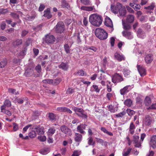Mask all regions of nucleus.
<instances>
[{"instance_id": "nucleus-1", "label": "nucleus", "mask_w": 156, "mask_h": 156, "mask_svg": "<svg viewBox=\"0 0 156 156\" xmlns=\"http://www.w3.org/2000/svg\"><path fill=\"white\" fill-rule=\"evenodd\" d=\"M102 21L101 16L97 14H93L90 16L89 22L95 26H99L101 24Z\"/></svg>"}, {"instance_id": "nucleus-2", "label": "nucleus", "mask_w": 156, "mask_h": 156, "mask_svg": "<svg viewBox=\"0 0 156 156\" xmlns=\"http://www.w3.org/2000/svg\"><path fill=\"white\" fill-rule=\"evenodd\" d=\"M96 36L101 40H104L107 38L108 34L103 29L98 28L95 31Z\"/></svg>"}, {"instance_id": "nucleus-3", "label": "nucleus", "mask_w": 156, "mask_h": 156, "mask_svg": "<svg viewBox=\"0 0 156 156\" xmlns=\"http://www.w3.org/2000/svg\"><path fill=\"white\" fill-rule=\"evenodd\" d=\"M54 29L56 32L61 33L63 32L65 29V26L64 23L62 21L58 22L54 27Z\"/></svg>"}, {"instance_id": "nucleus-4", "label": "nucleus", "mask_w": 156, "mask_h": 156, "mask_svg": "<svg viewBox=\"0 0 156 156\" xmlns=\"http://www.w3.org/2000/svg\"><path fill=\"white\" fill-rule=\"evenodd\" d=\"M117 6L119 9L118 12L121 16H125L126 13V10L125 7L122 5L119 2H117Z\"/></svg>"}, {"instance_id": "nucleus-5", "label": "nucleus", "mask_w": 156, "mask_h": 156, "mask_svg": "<svg viewBox=\"0 0 156 156\" xmlns=\"http://www.w3.org/2000/svg\"><path fill=\"white\" fill-rule=\"evenodd\" d=\"M123 78L122 76L118 73H116L113 76L112 80L114 83L120 82L123 80Z\"/></svg>"}, {"instance_id": "nucleus-6", "label": "nucleus", "mask_w": 156, "mask_h": 156, "mask_svg": "<svg viewBox=\"0 0 156 156\" xmlns=\"http://www.w3.org/2000/svg\"><path fill=\"white\" fill-rule=\"evenodd\" d=\"M61 131L66 134L71 136L72 133L71 129L65 125L61 126L60 127Z\"/></svg>"}, {"instance_id": "nucleus-7", "label": "nucleus", "mask_w": 156, "mask_h": 156, "mask_svg": "<svg viewBox=\"0 0 156 156\" xmlns=\"http://www.w3.org/2000/svg\"><path fill=\"white\" fill-rule=\"evenodd\" d=\"M55 39L53 35H47L45 37V41L47 43H52L55 41Z\"/></svg>"}, {"instance_id": "nucleus-8", "label": "nucleus", "mask_w": 156, "mask_h": 156, "mask_svg": "<svg viewBox=\"0 0 156 156\" xmlns=\"http://www.w3.org/2000/svg\"><path fill=\"white\" fill-rule=\"evenodd\" d=\"M87 125L84 124H81L78 126L77 128V131L80 133L85 134L86 133L85 132L84 130L85 129Z\"/></svg>"}, {"instance_id": "nucleus-9", "label": "nucleus", "mask_w": 156, "mask_h": 156, "mask_svg": "<svg viewBox=\"0 0 156 156\" xmlns=\"http://www.w3.org/2000/svg\"><path fill=\"white\" fill-rule=\"evenodd\" d=\"M137 68L138 71L141 76H144L146 74V70L142 66L137 65Z\"/></svg>"}, {"instance_id": "nucleus-10", "label": "nucleus", "mask_w": 156, "mask_h": 156, "mask_svg": "<svg viewBox=\"0 0 156 156\" xmlns=\"http://www.w3.org/2000/svg\"><path fill=\"white\" fill-rule=\"evenodd\" d=\"M123 36L128 39H131L133 38L132 33L129 31H123L122 32Z\"/></svg>"}, {"instance_id": "nucleus-11", "label": "nucleus", "mask_w": 156, "mask_h": 156, "mask_svg": "<svg viewBox=\"0 0 156 156\" xmlns=\"http://www.w3.org/2000/svg\"><path fill=\"white\" fill-rule=\"evenodd\" d=\"M150 145L153 148H156V135H154L151 137Z\"/></svg>"}, {"instance_id": "nucleus-12", "label": "nucleus", "mask_w": 156, "mask_h": 156, "mask_svg": "<svg viewBox=\"0 0 156 156\" xmlns=\"http://www.w3.org/2000/svg\"><path fill=\"white\" fill-rule=\"evenodd\" d=\"M114 56L115 59L119 61H121L122 60H125V58L124 56L122 55H120L118 53L116 52L115 53Z\"/></svg>"}, {"instance_id": "nucleus-13", "label": "nucleus", "mask_w": 156, "mask_h": 156, "mask_svg": "<svg viewBox=\"0 0 156 156\" xmlns=\"http://www.w3.org/2000/svg\"><path fill=\"white\" fill-rule=\"evenodd\" d=\"M34 68H28L26 69L24 75L27 77L31 76L34 74Z\"/></svg>"}, {"instance_id": "nucleus-14", "label": "nucleus", "mask_w": 156, "mask_h": 156, "mask_svg": "<svg viewBox=\"0 0 156 156\" xmlns=\"http://www.w3.org/2000/svg\"><path fill=\"white\" fill-rule=\"evenodd\" d=\"M153 56L151 54L147 55L145 58V62L147 64L151 63L153 60Z\"/></svg>"}, {"instance_id": "nucleus-15", "label": "nucleus", "mask_w": 156, "mask_h": 156, "mask_svg": "<svg viewBox=\"0 0 156 156\" xmlns=\"http://www.w3.org/2000/svg\"><path fill=\"white\" fill-rule=\"evenodd\" d=\"M130 87V85H128L124 87L123 88L121 89L120 90V94L122 95L126 94L130 90V88H129Z\"/></svg>"}, {"instance_id": "nucleus-16", "label": "nucleus", "mask_w": 156, "mask_h": 156, "mask_svg": "<svg viewBox=\"0 0 156 156\" xmlns=\"http://www.w3.org/2000/svg\"><path fill=\"white\" fill-rule=\"evenodd\" d=\"M152 122L151 117L149 115L146 116L145 119L144 120V124L146 126H149L151 125Z\"/></svg>"}, {"instance_id": "nucleus-17", "label": "nucleus", "mask_w": 156, "mask_h": 156, "mask_svg": "<svg viewBox=\"0 0 156 156\" xmlns=\"http://www.w3.org/2000/svg\"><path fill=\"white\" fill-rule=\"evenodd\" d=\"M44 14L43 16L46 17L48 19H50L52 16L50 11V9L49 8L45 10L44 12Z\"/></svg>"}, {"instance_id": "nucleus-18", "label": "nucleus", "mask_w": 156, "mask_h": 156, "mask_svg": "<svg viewBox=\"0 0 156 156\" xmlns=\"http://www.w3.org/2000/svg\"><path fill=\"white\" fill-rule=\"evenodd\" d=\"M75 141L76 142H80L82 139V135L78 133H75Z\"/></svg>"}, {"instance_id": "nucleus-19", "label": "nucleus", "mask_w": 156, "mask_h": 156, "mask_svg": "<svg viewBox=\"0 0 156 156\" xmlns=\"http://www.w3.org/2000/svg\"><path fill=\"white\" fill-rule=\"evenodd\" d=\"M111 11L115 14H117L118 12L119 9H118L117 6V3L116 5H114L112 4L111 5Z\"/></svg>"}, {"instance_id": "nucleus-20", "label": "nucleus", "mask_w": 156, "mask_h": 156, "mask_svg": "<svg viewBox=\"0 0 156 156\" xmlns=\"http://www.w3.org/2000/svg\"><path fill=\"white\" fill-rule=\"evenodd\" d=\"M80 9L81 10L88 11H91L95 9L94 6H83L81 7Z\"/></svg>"}, {"instance_id": "nucleus-21", "label": "nucleus", "mask_w": 156, "mask_h": 156, "mask_svg": "<svg viewBox=\"0 0 156 156\" xmlns=\"http://www.w3.org/2000/svg\"><path fill=\"white\" fill-rule=\"evenodd\" d=\"M105 24L107 27H110L113 28V23L111 19L109 18L107 19L105 22Z\"/></svg>"}, {"instance_id": "nucleus-22", "label": "nucleus", "mask_w": 156, "mask_h": 156, "mask_svg": "<svg viewBox=\"0 0 156 156\" xmlns=\"http://www.w3.org/2000/svg\"><path fill=\"white\" fill-rule=\"evenodd\" d=\"M132 150V148L130 147L128 148L126 151L125 149H124L122 152V156H129Z\"/></svg>"}, {"instance_id": "nucleus-23", "label": "nucleus", "mask_w": 156, "mask_h": 156, "mask_svg": "<svg viewBox=\"0 0 156 156\" xmlns=\"http://www.w3.org/2000/svg\"><path fill=\"white\" fill-rule=\"evenodd\" d=\"M151 98L148 97H146L144 100V103L146 107H148L151 105Z\"/></svg>"}, {"instance_id": "nucleus-24", "label": "nucleus", "mask_w": 156, "mask_h": 156, "mask_svg": "<svg viewBox=\"0 0 156 156\" xmlns=\"http://www.w3.org/2000/svg\"><path fill=\"white\" fill-rule=\"evenodd\" d=\"M136 128L135 125L133 122H131L129 126V131L130 134H133L134 132V129Z\"/></svg>"}, {"instance_id": "nucleus-25", "label": "nucleus", "mask_w": 156, "mask_h": 156, "mask_svg": "<svg viewBox=\"0 0 156 156\" xmlns=\"http://www.w3.org/2000/svg\"><path fill=\"white\" fill-rule=\"evenodd\" d=\"M1 111L2 112L4 113L9 116H10L12 115V113L10 111L5 109V107L4 105H2L1 106Z\"/></svg>"}, {"instance_id": "nucleus-26", "label": "nucleus", "mask_w": 156, "mask_h": 156, "mask_svg": "<svg viewBox=\"0 0 156 156\" xmlns=\"http://www.w3.org/2000/svg\"><path fill=\"white\" fill-rule=\"evenodd\" d=\"M137 35L138 37L143 38L145 36L144 32L142 31L141 29H139L137 31Z\"/></svg>"}, {"instance_id": "nucleus-27", "label": "nucleus", "mask_w": 156, "mask_h": 156, "mask_svg": "<svg viewBox=\"0 0 156 156\" xmlns=\"http://www.w3.org/2000/svg\"><path fill=\"white\" fill-rule=\"evenodd\" d=\"M61 6L63 8H66L68 9L70 8L69 5L65 0H61Z\"/></svg>"}, {"instance_id": "nucleus-28", "label": "nucleus", "mask_w": 156, "mask_h": 156, "mask_svg": "<svg viewBox=\"0 0 156 156\" xmlns=\"http://www.w3.org/2000/svg\"><path fill=\"white\" fill-rule=\"evenodd\" d=\"M134 17L133 15H128L127 17V21L129 23H132L134 20Z\"/></svg>"}, {"instance_id": "nucleus-29", "label": "nucleus", "mask_w": 156, "mask_h": 156, "mask_svg": "<svg viewBox=\"0 0 156 156\" xmlns=\"http://www.w3.org/2000/svg\"><path fill=\"white\" fill-rule=\"evenodd\" d=\"M58 67L59 68L62 69L64 70H66L68 68L67 64L63 62L61 63V64L58 66Z\"/></svg>"}, {"instance_id": "nucleus-30", "label": "nucleus", "mask_w": 156, "mask_h": 156, "mask_svg": "<svg viewBox=\"0 0 156 156\" xmlns=\"http://www.w3.org/2000/svg\"><path fill=\"white\" fill-rule=\"evenodd\" d=\"M55 131V130L54 127H51L48 130V134L49 136H51L54 134Z\"/></svg>"}, {"instance_id": "nucleus-31", "label": "nucleus", "mask_w": 156, "mask_h": 156, "mask_svg": "<svg viewBox=\"0 0 156 156\" xmlns=\"http://www.w3.org/2000/svg\"><path fill=\"white\" fill-rule=\"evenodd\" d=\"M48 117L49 119L51 121L55 120L56 119V115L52 113H49Z\"/></svg>"}, {"instance_id": "nucleus-32", "label": "nucleus", "mask_w": 156, "mask_h": 156, "mask_svg": "<svg viewBox=\"0 0 156 156\" xmlns=\"http://www.w3.org/2000/svg\"><path fill=\"white\" fill-rule=\"evenodd\" d=\"M97 140V143L101 144L102 146H106L107 145V142L104 141L103 140L98 138H96Z\"/></svg>"}, {"instance_id": "nucleus-33", "label": "nucleus", "mask_w": 156, "mask_h": 156, "mask_svg": "<svg viewBox=\"0 0 156 156\" xmlns=\"http://www.w3.org/2000/svg\"><path fill=\"white\" fill-rule=\"evenodd\" d=\"M76 114L78 116L83 118L86 119L87 118V115L84 113V111L83 110L82 112H80L79 113H76Z\"/></svg>"}, {"instance_id": "nucleus-34", "label": "nucleus", "mask_w": 156, "mask_h": 156, "mask_svg": "<svg viewBox=\"0 0 156 156\" xmlns=\"http://www.w3.org/2000/svg\"><path fill=\"white\" fill-rule=\"evenodd\" d=\"M123 72L124 76L126 77H128L130 74V71L127 68H124L123 70Z\"/></svg>"}, {"instance_id": "nucleus-35", "label": "nucleus", "mask_w": 156, "mask_h": 156, "mask_svg": "<svg viewBox=\"0 0 156 156\" xmlns=\"http://www.w3.org/2000/svg\"><path fill=\"white\" fill-rule=\"evenodd\" d=\"M123 28L125 30H129L131 28L130 24L124 23L123 21L122 22Z\"/></svg>"}, {"instance_id": "nucleus-36", "label": "nucleus", "mask_w": 156, "mask_h": 156, "mask_svg": "<svg viewBox=\"0 0 156 156\" xmlns=\"http://www.w3.org/2000/svg\"><path fill=\"white\" fill-rule=\"evenodd\" d=\"M146 108L147 110L156 109V103H153Z\"/></svg>"}, {"instance_id": "nucleus-37", "label": "nucleus", "mask_w": 156, "mask_h": 156, "mask_svg": "<svg viewBox=\"0 0 156 156\" xmlns=\"http://www.w3.org/2000/svg\"><path fill=\"white\" fill-rule=\"evenodd\" d=\"M124 103L125 105L128 107H129L132 105V101L130 99H128L124 101Z\"/></svg>"}, {"instance_id": "nucleus-38", "label": "nucleus", "mask_w": 156, "mask_h": 156, "mask_svg": "<svg viewBox=\"0 0 156 156\" xmlns=\"http://www.w3.org/2000/svg\"><path fill=\"white\" fill-rule=\"evenodd\" d=\"M7 61L6 59H3L0 63V67L4 68L7 65Z\"/></svg>"}, {"instance_id": "nucleus-39", "label": "nucleus", "mask_w": 156, "mask_h": 156, "mask_svg": "<svg viewBox=\"0 0 156 156\" xmlns=\"http://www.w3.org/2000/svg\"><path fill=\"white\" fill-rule=\"evenodd\" d=\"M155 6V3L152 2L150 5L147 7H145L144 9H146L153 10Z\"/></svg>"}, {"instance_id": "nucleus-40", "label": "nucleus", "mask_w": 156, "mask_h": 156, "mask_svg": "<svg viewBox=\"0 0 156 156\" xmlns=\"http://www.w3.org/2000/svg\"><path fill=\"white\" fill-rule=\"evenodd\" d=\"M64 48L65 51L67 53H69L70 52V47L69 46L68 44H65L64 45Z\"/></svg>"}, {"instance_id": "nucleus-41", "label": "nucleus", "mask_w": 156, "mask_h": 156, "mask_svg": "<svg viewBox=\"0 0 156 156\" xmlns=\"http://www.w3.org/2000/svg\"><path fill=\"white\" fill-rule=\"evenodd\" d=\"M5 107V106L10 107L11 105V102L9 100H6L4 102V105Z\"/></svg>"}, {"instance_id": "nucleus-42", "label": "nucleus", "mask_w": 156, "mask_h": 156, "mask_svg": "<svg viewBox=\"0 0 156 156\" xmlns=\"http://www.w3.org/2000/svg\"><path fill=\"white\" fill-rule=\"evenodd\" d=\"M72 109L76 112H76H78L79 113L82 112L83 110L81 108L76 107L74 106L72 108Z\"/></svg>"}, {"instance_id": "nucleus-43", "label": "nucleus", "mask_w": 156, "mask_h": 156, "mask_svg": "<svg viewBox=\"0 0 156 156\" xmlns=\"http://www.w3.org/2000/svg\"><path fill=\"white\" fill-rule=\"evenodd\" d=\"M126 113V112L125 111H123L118 114L115 115L116 117H122Z\"/></svg>"}, {"instance_id": "nucleus-44", "label": "nucleus", "mask_w": 156, "mask_h": 156, "mask_svg": "<svg viewBox=\"0 0 156 156\" xmlns=\"http://www.w3.org/2000/svg\"><path fill=\"white\" fill-rule=\"evenodd\" d=\"M22 42L21 40L17 39L14 41L13 43V44L14 46H17L22 44Z\"/></svg>"}, {"instance_id": "nucleus-45", "label": "nucleus", "mask_w": 156, "mask_h": 156, "mask_svg": "<svg viewBox=\"0 0 156 156\" xmlns=\"http://www.w3.org/2000/svg\"><path fill=\"white\" fill-rule=\"evenodd\" d=\"M75 92L74 89L72 88L69 87L67 90L66 93L67 94H71L74 93Z\"/></svg>"}, {"instance_id": "nucleus-46", "label": "nucleus", "mask_w": 156, "mask_h": 156, "mask_svg": "<svg viewBox=\"0 0 156 156\" xmlns=\"http://www.w3.org/2000/svg\"><path fill=\"white\" fill-rule=\"evenodd\" d=\"M8 91L9 93L13 94H15L16 95L19 94V93L17 92H16V90L13 88H9L8 89Z\"/></svg>"}, {"instance_id": "nucleus-47", "label": "nucleus", "mask_w": 156, "mask_h": 156, "mask_svg": "<svg viewBox=\"0 0 156 156\" xmlns=\"http://www.w3.org/2000/svg\"><path fill=\"white\" fill-rule=\"evenodd\" d=\"M88 140V144L90 145H93L94 144V142H93V139L91 136H90L87 139Z\"/></svg>"}, {"instance_id": "nucleus-48", "label": "nucleus", "mask_w": 156, "mask_h": 156, "mask_svg": "<svg viewBox=\"0 0 156 156\" xmlns=\"http://www.w3.org/2000/svg\"><path fill=\"white\" fill-rule=\"evenodd\" d=\"M49 152L48 148H45L41 151V153L43 154H46Z\"/></svg>"}, {"instance_id": "nucleus-49", "label": "nucleus", "mask_w": 156, "mask_h": 156, "mask_svg": "<svg viewBox=\"0 0 156 156\" xmlns=\"http://www.w3.org/2000/svg\"><path fill=\"white\" fill-rule=\"evenodd\" d=\"M36 136V133L35 131H32L29 133V136L31 138H33Z\"/></svg>"}, {"instance_id": "nucleus-50", "label": "nucleus", "mask_w": 156, "mask_h": 156, "mask_svg": "<svg viewBox=\"0 0 156 156\" xmlns=\"http://www.w3.org/2000/svg\"><path fill=\"white\" fill-rule=\"evenodd\" d=\"M80 1L81 3L85 5H88L90 4V0H81Z\"/></svg>"}, {"instance_id": "nucleus-51", "label": "nucleus", "mask_w": 156, "mask_h": 156, "mask_svg": "<svg viewBox=\"0 0 156 156\" xmlns=\"http://www.w3.org/2000/svg\"><path fill=\"white\" fill-rule=\"evenodd\" d=\"M126 112L129 116H131L135 113V112L133 110L129 109H127Z\"/></svg>"}, {"instance_id": "nucleus-52", "label": "nucleus", "mask_w": 156, "mask_h": 156, "mask_svg": "<svg viewBox=\"0 0 156 156\" xmlns=\"http://www.w3.org/2000/svg\"><path fill=\"white\" fill-rule=\"evenodd\" d=\"M77 74L80 76H83L86 74V73L84 72L83 70L81 69L78 71L77 73Z\"/></svg>"}, {"instance_id": "nucleus-53", "label": "nucleus", "mask_w": 156, "mask_h": 156, "mask_svg": "<svg viewBox=\"0 0 156 156\" xmlns=\"http://www.w3.org/2000/svg\"><path fill=\"white\" fill-rule=\"evenodd\" d=\"M38 139L40 141L44 142L46 140V137L45 136H40L38 137Z\"/></svg>"}, {"instance_id": "nucleus-54", "label": "nucleus", "mask_w": 156, "mask_h": 156, "mask_svg": "<svg viewBox=\"0 0 156 156\" xmlns=\"http://www.w3.org/2000/svg\"><path fill=\"white\" fill-rule=\"evenodd\" d=\"M126 8L128 11L129 13H134V11L129 6L126 5Z\"/></svg>"}, {"instance_id": "nucleus-55", "label": "nucleus", "mask_w": 156, "mask_h": 156, "mask_svg": "<svg viewBox=\"0 0 156 156\" xmlns=\"http://www.w3.org/2000/svg\"><path fill=\"white\" fill-rule=\"evenodd\" d=\"M14 101L15 103L18 102L20 104H21L23 102V100L22 98H16L15 99Z\"/></svg>"}, {"instance_id": "nucleus-56", "label": "nucleus", "mask_w": 156, "mask_h": 156, "mask_svg": "<svg viewBox=\"0 0 156 156\" xmlns=\"http://www.w3.org/2000/svg\"><path fill=\"white\" fill-rule=\"evenodd\" d=\"M61 81V80L60 78L56 79L53 80V83H52L54 85H57Z\"/></svg>"}, {"instance_id": "nucleus-57", "label": "nucleus", "mask_w": 156, "mask_h": 156, "mask_svg": "<svg viewBox=\"0 0 156 156\" xmlns=\"http://www.w3.org/2000/svg\"><path fill=\"white\" fill-rule=\"evenodd\" d=\"M53 80H48L45 79L43 80V82L45 83H48L51 84L53 83Z\"/></svg>"}, {"instance_id": "nucleus-58", "label": "nucleus", "mask_w": 156, "mask_h": 156, "mask_svg": "<svg viewBox=\"0 0 156 156\" xmlns=\"http://www.w3.org/2000/svg\"><path fill=\"white\" fill-rule=\"evenodd\" d=\"M80 154V151H73L72 156H79Z\"/></svg>"}, {"instance_id": "nucleus-59", "label": "nucleus", "mask_w": 156, "mask_h": 156, "mask_svg": "<svg viewBox=\"0 0 156 156\" xmlns=\"http://www.w3.org/2000/svg\"><path fill=\"white\" fill-rule=\"evenodd\" d=\"M32 125L31 124H28L25 126L23 129V133H24L26 132L27 129L30 127H32Z\"/></svg>"}, {"instance_id": "nucleus-60", "label": "nucleus", "mask_w": 156, "mask_h": 156, "mask_svg": "<svg viewBox=\"0 0 156 156\" xmlns=\"http://www.w3.org/2000/svg\"><path fill=\"white\" fill-rule=\"evenodd\" d=\"M8 12V10L7 9H3L0 8V14H4Z\"/></svg>"}, {"instance_id": "nucleus-61", "label": "nucleus", "mask_w": 156, "mask_h": 156, "mask_svg": "<svg viewBox=\"0 0 156 156\" xmlns=\"http://www.w3.org/2000/svg\"><path fill=\"white\" fill-rule=\"evenodd\" d=\"M94 129H95L94 128H89L88 130V135L90 136H91L93 134L92 131Z\"/></svg>"}, {"instance_id": "nucleus-62", "label": "nucleus", "mask_w": 156, "mask_h": 156, "mask_svg": "<svg viewBox=\"0 0 156 156\" xmlns=\"http://www.w3.org/2000/svg\"><path fill=\"white\" fill-rule=\"evenodd\" d=\"M35 69L37 72L38 73H40L41 72V66L40 65H38L35 67Z\"/></svg>"}, {"instance_id": "nucleus-63", "label": "nucleus", "mask_w": 156, "mask_h": 156, "mask_svg": "<svg viewBox=\"0 0 156 156\" xmlns=\"http://www.w3.org/2000/svg\"><path fill=\"white\" fill-rule=\"evenodd\" d=\"M45 6L44 4H40L39 8L38 11L40 12L42 11L45 8Z\"/></svg>"}, {"instance_id": "nucleus-64", "label": "nucleus", "mask_w": 156, "mask_h": 156, "mask_svg": "<svg viewBox=\"0 0 156 156\" xmlns=\"http://www.w3.org/2000/svg\"><path fill=\"white\" fill-rule=\"evenodd\" d=\"M136 103L137 104H140L142 102V100L140 97H138L136 99Z\"/></svg>"}]
</instances>
